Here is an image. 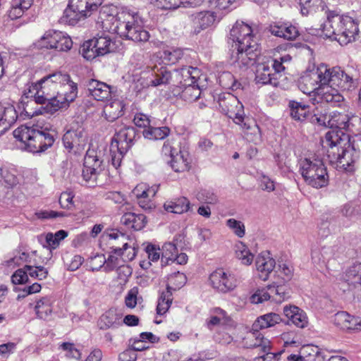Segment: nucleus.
<instances>
[{
	"label": "nucleus",
	"mask_w": 361,
	"mask_h": 361,
	"mask_svg": "<svg viewBox=\"0 0 361 361\" xmlns=\"http://www.w3.org/2000/svg\"><path fill=\"white\" fill-rule=\"evenodd\" d=\"M52 302L48 297L42 298L37 301L35 307L37 317L42 319H47L52 312Z\"/></svg>",
	"instance_id": "nucleus-43"
},
{
	"label": "nucleus",
	"mask_w": 361,
	"mask_h": 361,
	"mask_svg": "<svg viewBox=\"0 0 361 361\" xmlns=\"http://www.w3.org/2000/svg\"><path fill=\"white\" fill-rule=\"evenodd\" d=\"M105 237L109 240L118 241V244H122V248L116 247L114 249L115 254L118 255H126V260H133L136 256V243L134 240L118 229H109L105 232Z\"/></svg>",
	"instance_id": "nucleus-9"
},
{
	"label": "nucleus",
	"mask_w": 361,
	"mask_h": 361,
	"mask_svg": "<svg viewBox=\"0 0 361 361\" xmlns=\"http://www.w3.org/2000/svg\"><path fill=\"white\" fill-rule=\"evenodd\" d=\"M256 269L260 279L266 281L276 267V262L268 252H262L255 260Z\"/></svg>",
	"instance_id": "nucleus-19"
},
{
	"label": "nucleus",
	"mask_w": 361,
	"mask_h": 361,
	"mask_svg": "<svg viewBox=\"0 0 361 361\" xmlns=\"http://www.w3.org/2000/svg\"><path fill=\"white\" fill-rule=\"evenodd\" d=\"M135 129L132 126H124L114 135L111 143L112 148L121 149L123 151H128L133 145L135 138Z\"/></svg>",
	"instance_id": "nucleus-17"
},
{
	"label": "nucleus",
	"mask_w": 361,
	"mask_h": 361,
	"mask_svg": "<svg viewBox=\"0 0 361 361\" xmlns=\"http://www.w3.org/2000/svg\"><path fill=\"white\" fill-rule=\"evenodd\" d=\"M103 0H69L68 8L64 11V17L71 22L78 15L90 16L97 11Z\"/></svg>",
	"instance_id": "nucleus-10"
},
{
	"label": "nucleus",
	"mask_w": 361,
	"mask_h": 361,
	"mask_svg": "<svg viewBox=\"0 0 361 361\" xmlns=\"http://www.w3.org/2000/svg\"><path fill=\"white\" fill-rule=\"evenodd\" d=\"M39 104H45L32 109L27 104L24 108L30 117L44 114H52L61 109L66 108L77 97L78 87L68 74L54 73L39 80Z\"/></svg>",
	"instance_id": "nucleus-2"
},
{
	"label": "nucleus",
	"mask_w": 361,
	"mask_h": 361,
	"mask_svg": "<svg viewBox=\"0 0 361 361\" xmlns=\"http://www.w3.org/2000/svg\"><path fill=\"white\" fill-rule=\"evenodd\" d=\"M200 94L201 91L198 84L190 85L184 86V88L180 93V97L188 102H192L199 98Z\"/></svg>",
	"instance_id": "nucleus-48"
},
{
	"label": "nucleus",
	"mask_w": 361,
	"mask_h": 361,
	"mask_svg": "<svg viewBox=\"0 0 361 361\" xmlns=\"http://www.w3.org/2000/svg\"><path fill=\"white\" fill-rule=\"evenodd\" d=\"M172 169L177 173L188 171L190 168V157L187 151L179 150L171 160Z\"/></svg>",
	"instance_id": "nucleus-28"
},
{
	"label": "nucleus",
	"mask_w": 361,
	"mask_h": 361,
	"mask_svg": "<svg viewBox=\"0 0 361 361\" xmlns=\"http://www.w3.org/2000/svg\"><path fill=\"white\" fill-rule=\"evenodd\" d=\"M209 6L219 10L229 9L236 0H207Z\"/></svg>",
	"instance_id": "nucleus-64"
},
{
	"label": "nucleus",
	"mask_w": 361,
	"mask_h": 361,
	"mask_svg": "<svg viewBox=\"0 0 361 361\" xmlns=\"http://www.w3.org/2000/svg\"><path fill=\"white\" fill-rule=\"evenodd\" d=\"M269 30L272 35L287 40H293L299 35L295 26L288 24L270 25Z\"/></svg>",
	"instance_id": "nucleus-29"
},
{
	"label": "nucleus",
	"mask_w": 361,
	"mask_h": 361,
	"mask_svg": "<svg viewBox=\"0 0 361 361\" xmlns=\"http://www.w3.org/2000/svg\"><path fill=\"white\" fill-rule=\"evenodd\" d=\"M276 272L282 278L283 281L286 282L291 279L293 275V269L289 264L281 263L279 264Z\"/></svg>",
	"instance_id": "nucleus-60"
},
{
	"label": "nucleus",
	"mask_w": 361,
	"mask_h": 361,
	"mask_svg": "<svg viewBox=\"0 0 361 361\" xmlns=\"http://www.w3.org/2000/svg\"><path fill=\"white\" fill-rule=\"evenodd\" d=\"M102 163L94 150H87L84 159L82 176L85 182L90 186L96 183L97 176L102 171Z\"/></svg>",
	"instance_id": "nucleus-14"
},
{
	"label": "nucleus",
	"mask_w": 361,
	"mask_h": 361,
	"mask_svg": "<svg viewBox=\"0 0 361 361\" xmlns=\"http://www.w3.org/2000/svg\"><path fill=\"white\" fill-rule=\"evenodd\" d=\"M279 283L274 282L271 285L267 286L268 291L269 292L270 299L277 303H281L287 299L288 292H287L286 287L279 285Z\"/></svg>",
	"instance_id": "nucleus-42"
},
{
	"label": "nucleus",
	"mask_w": 361,
	"mask_h": 361,
	"mask_svg": "<svg viewBox=\"0 0 361 361\" xmlns=\"http://www.w3.org/2000/svg\"><path fill=\"white\" fill-rule=\"evenodd\" d=\"M110 255L107 259H106L104 270L106 271H110L114 270V269H118L119 265H121L124 260H123L121 257H119L117 254Z\"/></svg>",
	"instance_id": "nucleus-63"
},
{
	"label": "nucleus",
	"mask_w": 361,
	"mask_h": 361,
	"mask_svg": "<svg viewBox=\"0 0 361 361\" xmlns=\"http://www.w3.org/2000/svg\"><path fill=\"white\" fill-rule=\"evenodd\" d=\"M256 82L262 85L270 84L273 86H277L279 84L276 74L273 72L271 68V64H269L267 61L259 62L257 66Z\"/></svg>",
	"instance_id": "nucleus-20"
},
{
	"label": "nucleus",
	"mask_w": 361,
	"mask_h": 361,
	"mask_svg": "<svg viewBox=\"0 0 361 361\" xmlns=\"http://www.w3.org/2000/svg\"><path fill=\"white\" fill-rule=\"evenodd\" d=\"M60 39L56 42L54 49L59 51H67L73 46L71 38L66 33L61 32Z\"/></svg>",
	"instance_id": "nucleus-57"
},
{
	"label": "nucleus",
	"mask_w": 361,
	"mask_h": 361,
	"mask_svg": "<svg viewBox=\"0 0 361 361\" xmlns=\"http://www.w3.org/2000/svg\"><path fill=\"white\" fill-rule=\"evenodd\" d=\"M106 8L102 7L100 11L104 27L109 32L117 33L121 37L134 42H147L149 38V32L143 29V20L138 12L123 10L115 18L113 15L103 19Z\"/></svg>",
	"instance_id": "nucleus-3"
},
{
	"label": "nucleus",
	"mask_w": 361,
	"mask_h": 361,
	"mask_svg": "<svg viewBox=\"0 0 361 361\" xmlns=\"http://www.w3.org/2000/svg\"><path fill=\"white\" fill-rule=\"evenodd\" d=\"M219 106L224 114L240 126L247 140L257 142L260 140L259 127L253 120L245 118L243 105L237 97L228 94L220 101Z\"/></svg>",
	"instance_id": "nucleus-5"
},
{
	"label": "nucleus",
	"mask_w": 361,
	"mask_h": 361,
	"mask_svg": "<svg viewBox=\"0 0 361 361\" xmlns=\"http://www.w3.org/2000/svg\"><path fill=\"white\" fill-rule=\"evenodd\" d=\"M216 18V14L212 11H202L195 13L192 16L195 32L199 33L201 30L212 26Z\"/></svg>",
	"instance_id": "nucleus-26"
},
{
	"label": "nucleus",
	"mask_w": 361,
	"mask_h": 361,
	"mask_svg": "<svg viewBox=\"0 0 361 361\" xmlns=\"http://www.w3.org/2000/svg\"><path fill=\"white\" fill-rule=\"evenodd\" d=\"M226 224L238 238L244 237L245 234V227L242 221L235 219H229L226 221Z\"/></svg>",
	"instance_id": "nucleus-54"
},
{
	"label": "nucleus",
	"mask_w": 361,
	"mask_h": 361,
	"mask_svg": "<svg viewBox=\"0 0 361 361\" xmlns=\"http://www.w3.org/2000/svg\"><path fill=\"white\" fill-rule=\"evenodd\" d=\"M123 109V103L119 100H114L104 106L103 114L107 121L112 122L122 115Z\"/></svg>",
	"instance_id": "nucleus-36"
},
{
	"label": "nucleus",
	"mask_w": 361,
	"mask_h": 361,
	"mask_svg": "<svg viewBox=\"0 0 361 361\" xmlns=\"http://www.w3.org/2000/svg\"><path fill=\"white\" fill-rule=\"evenodd\" d=\"M259 54L257 43L245 45L237 44V46L232 47L231 58L233 62L237 63L239 67L248 66L256 61Z\"/></svg>",
	"instance_id": "nucleus-12"
},
{
	"label": "nucleus",
	"mask_w": 361,
	"mask_h": 361,
	"mask_svg": "<svg viewBox=\"0 0 361 361\" xmlns=\"http://www.w3.org/2000/svg\"><path fill=\"white\" fill-rule=\"evenodd\" d=\"M357 85L358 81L340 67L330 68L325 63L306 71L298 80L301 92L307 94L314 93V103L320 102L338 107L345 102L341 92L353 91Z\"/></svg>",
	"instance_id": "nucleus-1"
},
{
	"label": "nucleus",
	"mask_w": 361,
	"mask_h": 361,
	"mask_svg": "<svg viewBox=\"0 0 361 361\" xmlns=\"http://www.w3.org/2000/svg\"><path fill=\"white\" fill-rule=\"evenodd\" d=\"M290 107L291 116L297 121L308 119L311 122V116L316 114L310 113L308 106L294 101L290 102Z\"/></svg>",
	"instance_id": "nucleus-34"
},
{
	"label": "nucleus",
	"mask_w": 361,
	"mask_h": 361,
	"mask_svg": "<svg viewBox=\"0 0 361 361\" xmlns=\"http://www.w3.org/2000/svg\"><path fill=\"white\" fill-rule=\"evenodd\" d=\"M359 118L348 113L333 111L329 115L314 114L311 116V123L330 128L351 130L353 123L359 121Z\"/></svg>",
	"instance_id": "nucleus-8"
},
{
	"label": "nucleus",
	"mask_w": 361,
	"mask_h": 361,
	"mask_svg": "<svg viewBox=\"0 0 361 361\" xmlns=\"http://www.w3.org/2000/svg\"><path fill=\"white\" fill-rule=\"evenodd\" d=\"M139 300H142V297L139 296V288L135 286L127 292L125 297V305L128 308L133 309Z\"/></svg>",
	"instance_id": "nucleus-52"
},
{
	"label": "nucleus",
	"mask_w": 361,
	"mask_h": 361,
	"mask_svg": "<svg viewBox=\"0 0 361 361\" xmlns=\"http://www.w3.org/2000/svg\"><path fill=\"white\" fill-rule=\"evenodd\" d=\"M60 36H61V31H47L39 39L34 43V45L38 49H54L56 42L60 39Z\"/></svg>",
	"instance_id": "nucleus-32"
},
{
	"label": "nucleus",
	"mask_w": 361,
	"mask_h": 361,
	"mask_svg": "<svg viewBox=\"0 0 361 361\" xmlns=\"http://www.w3.org/2000/svg\"><path fill=\"white\" fill-rule=\"evenodd\" d=\"M68 236V232L64 230H60L56 232L54 234L52 233H48L46 235V241L49 247L55 249L58 247L60 242Z\"/></svg>",
	"instance_id": "nucleus-51"
},
{
	"label": "nucleus",
	"mask_w": 361,
	"mask_h": 361,
	"mask_svg": "<svg viewBox=\"0 0 361 361\" xmlns=\"http://www.w3.org/2000/svg\"><path fill=\"white\" fill-rule=\"evenodd\" d=\"M268 288L257 289L250 298V301L253 304L262 303L264 301L270 300Z\"/></svg>",
	"instance_id": "nucleus-59"
},
{
	"label": "nucleus",
	"mask_w": 361,
	"mask_h": 361,
	"mask_svg": "<svg viewBox=\"0 0 361 361\" xmlns=\"http://www.w3.org/2000/svg\"><path fill=\"white\" fill-rule=\"evenodd\" d=\"M183 55V50L180 48H168L161 54V58L166 63H176Z\"/></svg>",
	"instance_id": "nucleus-47"
},
{
	"label": "nucleus",
	"mask_w": 361,
	"mask_h": 361,
	"mask_svg": "<svg viewBox=\"0 0 361 361\" xmlns=\"http://www.w3.org/2000/svg\"><path fill=\"white\" fill-rule=\"evenodd\" d=\"M4 181L9 187H13L18 183V179L13 171L6 168L0 169V182Z\"/></svg>",
	"instance_id": "nucleus-55"
},
{
	"label": "nucleus",
	"mask_w": 361,
	"mask_h": 361,
	"mask_svg": "<svg viewBox=\"0 0 361 361\" xmlns=\"http://www.w3.org/2000/svg\"><path fill=\"white\" fill-rule=\"evenodd\" d=\"M63 142L64 147L69 150L75 148L76 150L83 149L87 142V135L84 129L79 127L75 130H68L63 136Z\"/></svg>",
	"instance_id": "nucleus-16"
},
{
	"label": "nucleus",
	"mask_w": 361,
	"mask_h": 361,
	"mask_svg": "<svg viewBox=\"0 0 361 361\" xmlns=\"http://www.w3.org/2000/svg\"><path fill=\"white\" fill-rule=\"evenodd\" d=\"M122 324V314L116 310L111 308L103 314L99 322L101 329L117 328Z\"/></svg>",
	"instance_id": "nucleus-27"
},
{
	"label": "nucleus",
	"mask_w": 361,
	"mask_h": 361,
	"mask_svg": "<svg viewBox=\"0 0 361 361\" xmlns=\"http://www.w3.org/2000/svg\"><path fill=\"white\" fill-rule=\"evenodd\" d=\"M209 282L214 289L222 293L233 291L238 285L235 276L222 268L216 269L210 274Z\"/></svg>",
	"instance_id": "nucleus-11"
},
{
	"label": "nucleus",
	"mask_w": 361,
	"mask_h": 361,
	"mask_svg": "<svg viewBox=\"0 0 361 361\" xmlns=\"http://www.w3.org/2000/svg\"><path fill=\"white\" fill-rule=\"evenodd\" d=\"M152 71V75L154 78L150 80L149 85L151 86L157 87L161 85H166L171 79L172 75L171 72L165 67H161L160 68L154 67Z\"/></svg>",
	"instance_id": "nucleus-38"
},
{
	"label": "nucleus",
	"mask_w": 361,
	"mask_h": 361,
	"mask_svg": "<svg viewBox=\"0 0 361 361\" xmlns=\"http://www.w3.org/2000/svg\"><path fill=\"white\" fill-rule=\"evenodd\" d=\"M243 345L247 348H260L263 352L270 350V341L264 338L259 330L248 333L243 339Z\"/></svg>",
	"instance_id": "nucleus-24"
},
{
	"label": "nucleus",
	"mask_w": 361,
	"mask_h": 361,
	"mask_svg": "<svg viewBox=\"0 0 361 361\" xmlns=\"http://www.w3.org/2000/svg\"><path fill=\"white\" fill-rule=\"evenodd\" d=\"M39 87V81L35 83L27 85V86L24 90L23 95L26 98H34L35 103L39 104V100L37 97L38 96L40 95Z\"/></svg>",
	"instance_id": "nucleus-61"
},
{
	"label": "nucleus",
	"mask_w": 361,
	"mask_h": 361,
	"mask_svg": "<svg viewBox=\"0 0 361 361\" xmlns=\"http://www.w3.org/2000/svg\"><path fill=\"white\" fill-rule=\"evenodd\" d=\"M283 314L288 321L298 328L303 329L308 324L306 313L295 305H286L283 307Z\"/></svg>",
	"instance_id": "nucleus-22"
},
{
	"label": "nucleus",
	"mask_w": 361,
	"mask_h": 361,
	"mask_svg": "<svg viewBox=\"0 0 361 361\" xmlns=\"http://www.w3.org/2000/svg\"><path fill=\"white\" fill-rule=\"evenodd\" d=\"M340 19L339 15H335L329 17L327 20L322 25L321 30L322 35L328 38H333L336 40L337 37L338 27Z\"/></svg>",
	"instance_id": "nucleus-37"
},
{
	"label": "nucleus",
	"mask_w": 361,
	"mask_h": 361,
	"mask_svg": "<svg viewBox=\"0 0 361 361\" xmlns=\"http://www.w3.org/2000/svg\"><path fill=\"white\" fill-rule=\"evenodd\" d=\"M145 220L146 217L143 214H135V213L128 212L123 215L121 222L128 228L139 231L145 226Z\"/></svg>",
	"instance_id": "nucleus-30"
},
{
	"label": "nucleus",
	"mask_w": 361,
	"mask_h": 361,
	"mask_svg": "<svg viewBox=\"0 0 361 361\" xmlns=\"http://www.w3.org/2000/svg\"><path fill=\"white\" fill-rule=\"evenodd\" d=\"M190 201L185 197H181L174 201L166 202L164 204L166 211L174 214H183L188 211Z\"/></svg>",
	"instance_id": "nucleus-35"
},
{
	"label": "nucleus",
	"mask_w": 361,
	"mask_h": 361,
	"mask_svg": "<svg viewBox=\"0 0 361 361\" xmlns=\"http://www.w3.org/2000/svg\"><path fill=\"white\" fill-rule=\"evenodd\" d=\"M178 250L176 246L172 243H166L161 248V262L162 266H166L171 263L173 259L176 256Z\"/></svg>",
	"instance_id": "nucleus-46"
},
{
	"label": "nucleus",
	"mask_w": 361,
	"mask_h": 361,
	"mask_svg": "<svg viewBox=\"0 0 361 361\" xmlns=\"http://www.w3.org/2000/svg\"><path fill=\"white\" fill-rule=\"evenodd\" d=\"M110 152L111 164L115 169H118L121 166V163L124 154L128 151H123L121 149H120L119 147L118 149H116V147L113 149L112 144H111Z\"/></svg>",
	"instance_id": "nucleus-62"
},
{
	"label": "nucleus",
	"mask_w": 361,
	"mask_h": 361,
	"mask_svg": "<svg viewBox=\"0 0 361 361\" xmlns=\"http://www.w3.org/2000/svg\"><path fill=\"white\" fill-rule=\"evenodd\" d=\"M24 269L28 272V275L34 279L39 280L44 279L47 277L48 271L42 266L32 267L25 265Z\"/></svg>",
	"instance_id": "nucleus-56"
},
{
	"label": "nucleus",
	"mask_w": 361,
	"mask_h": 361,
	"mask_svg": "<svg viewBox=\"0 0 361 361\" xmlns=\"http://www.w3.org/2000/svg\"><path fill=\"white\" fill-rule=\"evenodd\" d=\"M197 198L199 201L210 204H215L218 202L216 195L209 190H202L197 194Z\"/></svg>",
	"instance_id": "nucleus-58"
},
{
	"label": "nucleus",
	"mask_w": 361,
	"mask_h": 361,
	"mask_svg": "<svg viewBox=\"0 0 361 361\" xmlns=\"http://www.w3.org/2000/svg\"><path fill=\"white\" fill-rule=\"evenodd\" d=\"M87 89L89 94L98 101L108 99L112 93V87L110 85L95 79L88 81Z\"/></svg>",
	"instance_id": "nucleus-21"
},
{
	"label": "nucleus",
	"mask_w": 361,
	"mask_h": 361,
	"mask_svg": "<svg viewBox=\"0 0 361 361\" xmlns=\"http://www.w3.org/2000/svg\"><path fill=\"white\" fill-rule=\"evenodd\" d=\"M92 44V39L87 40L83 43L80 50L82 56L89 61L100 56L97 49H96V46H94Z\"/></svg>",
	"instance_id": "nucleus-50"
},
{
	"label": "nucleus",
	"mask_w": 361,
	"mask_h": 361,
	"mask_svg": "<svg viewBox=\"0 0 361 361\" xmlns=\"http://www.w3.org/2000/svg\"><path fill=\"white\" fill-rule=\"evenodd\" d=\"M170 133V129L168 127H152L143 130V136L149 140H163Z\"/></svg>",
	"instance_id": "nucleus-45"
},
{
	"label": "nucleus",
	"mask_w": 361,
	"mask_h": 361,
	"mask_svg": "<svg viewBox=\"0 0 361 361\" xmlns=\"http://www.w3.org/2000/svg\"><path fill=\"white\" fill-rule=\"evenodd\" d=\"M17 118L18 115L13 106L0 105V135L11 128Z\"/></svg>",
	"instance_id": "nucleus-25"
},
{
	"label": "nucleus",
	"mask_w": 361,
	"mask_h": 361,
	"mask_svg": "<svg viewBox=\"0 0 361 361\" xmlns=\"http://www.w3.org/2000/svg\"><path fill=\"white\" fill-rule=\"evenodd\" d=\"M341 280L346 282L350 287L361 286V263L350 267L342 276Z\"/></svg>",
	"instance_id": "nucleus-31"
},
{
	"label": "nucleus",
	"mask_w": 361,
	"mask_h": 361,
	"mask_svg": "<svg viewBox=\"0 0 361 361\" xmlns=\"http://www.w3.org/2000/svg\"><path fill=\"white\" fill-rule=\"evenodd\" d=\"M281 318L279 314L276 313H268L259 317L252 324L253 330H260L271 327L276 324L280 323Z\"/></svg>",
	"instance_id": "nucleus-33"
},
{
	"label": "nucleus",
	"mask_w": 361,
	"mask_h": 361,
	"mask_svg": "<svg viewBox=\"0 0 361 361\" xmlns=\"http://www.w3.org/2000/svg\"><path fill=\"white\" fill-rule=\"evenodd\" d=\"M230 39L233 42L231 47L237 46V44L245 45L257 43L254 39L251 27L242 21H237L233 26L230 32Z\"/></svg>",
	"instance_id": "nucleus-15"
},
{
	"label": "nucleus",
	"mask_w": 361,
	"mask_h": 361,
	"mask_svg": "<svg viewBox=\"0 0 361 361\" xmlns=\"http://www.w3.org/2000/svg\"><path fill=\"white\" fill-rule=\"evenodd\" d=\"M334 324L343 330L354 331L361 329V319L349 314L346 312H338L334 314Z\"/></svg>",
	"instance_id": "nucleus-18"
},
{
	"label": "nucleus",
	"mask_w": 361,
	"mask_h": 361,
	"mask_svg": "<svg viewBox=\"0 0 361 361\" xmlns=\"http://www.w3.org/2000/svg\"><path fill=\"white\" fill-rule=\"evenodd\" d=\"M13 136L24 144V148L32 153L46 150L54 143V137L37 127L21 126L13 131Z\"/></svg>",
	"instance_id": "nucleus-6"
},
{
	"label": "nucleus",
	"mask_w": 361,
	"mask_h": 361,
	"mask_svg": "<svg viewBox=\"0 0 361 361\" xmlns=\"http://www.w3.org/2000/svg\"><path fill=\"white\" fill-rule=\"evenodd\" d=\"M336 40L341 45L354 42L358 35L357 23L350 16H340Z\"/></svg>",
	"instance_id": "nucleus-13"
},
{
	"label": "nucleus",
	"mask_w": 361,
	"mask_h": 361,
	"mask_svg": "<svg viewBox=\"0 0 361 361\" xmlns=\"http://www.w3.org/2000/svg\"><path fill=\"white\" fill-rule=\"evenodd\" d=\"M32 0H13L8 16L11 20L20 18L32 5Z\"/></svg>",
	"instance_id": "nucleus-39"
},
{
	"label": "nucleus",
	"mask_w": 361,
	"mask_h": 361,
	"mask_svg": "<svg viewBox=\"0 0 361 361\" xmlns=\"http://www.w3.org/2000/svg\"><path fill=\"white\" fill-rule=\"evenodd\" d=\"M175 76L180 80V84L184 87L195 85L201 76L200 70L191 66H185L175 72Z\"/></svg>",
	"instance_id": "nucleus-23"
},
{
	"label": "nucleus",
	"mask_w": 361,
	"mask_h": 361,
	"mask_svg": "<svg viewBox=\"0 0 361 361\" xmlns=\"http://www.w3.org/2000/svg\"><path fill=\"white\" fill-rule=\"evenodd\" d=\"M324 147L327 148L330 161L336 164V168L352 171L353 164L358 157L357 152L351 147L348 135L341 130H329L322 140Z\"/></svg>",
	"instance_id": "nucleus-4"
},
{
	"label": "nucleus",
	"mask_w": 361,
	"mask_h": 361,
	"mask_svg": "<svg viewBox=\"0 0 361 361\" xmlns=\"http://www.w3.org/2000/svg\"><path fill=\"white\" fill-rule=\"evenodd\" d=\"M93 45L96 46L100 56H104L113 51L114 44L109 35L103 33L100 36L92 39Z\"/></svg>",
	"instance_id": "nucleus-40"
},
{
	"label": "nucleus",
	"mask_w": 361,
	"mask_h": 361,
	"mask_svg": "<svg viewBox=\"0 0 361 361\" xmlns=\"http://www.w3.org/2000/svg\"><path fill=\"white\" fill-rule=\"evenodd\" d=\"M300 171L306 183L313 188H321L329 183L326 167L318 157H313L301 160Z\"/></svg>",
	"instance_id": "nucleus-7"
},
{
	"label": "nucleus",
	"mask_w": 361,
	"mask_h": 361,
	"mask_svg": "<svg viewBox=\"0 0 361 361\" xmlns=\"http://www.w3.org/2000/svg\"><path fill=\"white\" fill-rule=\"evenodd\" d=\"M219 82L221 86L228 90H237L240 85L230 72L221 73L219 76Z\"/></svg>",
	"instance_id": "nucleus-49"
},
{
	"label": "nucleus",
	"mask_w": 361,
	"mask_h": 361,
	"mask_svg": "<svg viewBox=\"0 0 361 361\" xmlns=\"http://www.w3.org/2000/svg\"><path fill=\"white\" fill-rule=\"evenodd\" d=\"M235 253L236 258L242 264L250 265L254 260V255L243 242L240 241L235 244Z\"/></svg>",
	"instance_id": "nucleus-41"
},
{
	"label": "nucleus",
	"mask_w": 361,
	"mask_h": 361,
	"mask_svg": "<svg viewBox=\"0 0 361 361\" xmlns=\"http://www.w3.org/2000/svg\"><path fill=\"white\" fill-rule=\"evenodd\" d=\"M172 301V293L170 290V287L167 286L166 290L161 292L159 298L157 313L159 315L164 314L171 307Z\"/></svg>",
	"instance_id": "nucleus-44"
},
{
	"label": "nucleus",
	"mask_w": 361,
	"mask_h": 361,
	"mask_svg": "<svg viewBox=\"0 0 361 361\" xmlns=\"http://www.w3.org/2000/svg\"><path fill=\"white\" fill-rule=\"evenodd\" d=\"M132 192L137 199L147 196L154 197L157 192V189L153 187L149 188L145 183H140L133 190Z\"/></svg>",
	"instance_id": "nucleus-53"
}]
</instances>
